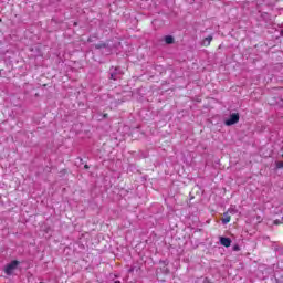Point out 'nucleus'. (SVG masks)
Wrapping results in <instances>:
<instances>
[{
    "label": "nucleus",
    "mask_w": 283,
    "mask_h": 283,
    "mask_svg": "<svg viewBox=\"0 0 283 283\" xmlns=\"http://www.w3.org/2000/svg\"><path fill=\"white\" fill-rule=\"evenodd\" d=\"M238 123H240V114L238 113L231 114L230 118L224 120V125L227 127H231V125H235Z\"/></svg>",
    "instance_id": "nucleus-1"
},
{
    "label": "nucleus",
    "mask_w": 283,
    "mask_h": 283,
    "mask_svg": "<svg viewBox=\"0 0 283 283\" xmlns=\"http://www.w3.org/2000/svg\"><path fill=\"white\" fill-rule=\"evenodd\" d=\"M19 266V261H12L4 268V273L7 275H12L14 273L15 269Z\"/></svg>",
    "instance_id": "nucleus-2"
},
{
    "label": "nucleus",
    "mask_w": 283,
    "mask_h": 283,
    "mask_svg": "<svg viewBox=\"0 0 283 283\" xmlns=\"http://www.w3.org/2000/svg\"><path fill=\"white\" fill-rule=\"evenodd\" d=\"M212 41H213V35H209L206 39H203L201 45H203L205 48H209Z\"/></svg>",
    "instance_id": "nucleus-3"
},
{
    "label": "nucleus",
    "mask_w": 283,
    "mask_h": 283,
    "mask_svg": "<svg viewBox=\"0 0 283 283\" xmlns=\"http://www.w3.org/2000/svg\"><path fill=\"white\" fill-rule=\"evenodd\" d=\"M220 244H222V247L229 248L231 247V240L229 238L221 237Z\"/></svg>",
    "instance_id": "nucleus-4"
},
{
    "label": "nucleus",
    "mask_w": 283,
    "mask_h": 283,
    "mask_svg": "<svg viewBox=\"0 0 283 283\" xmlns=\"http://www.w3.org/2000/svg\"><path fill=\"white\" fill-rule=\"evenodd\" d=\"M224 218L222 219V223L223 224H229V222H231V216H229V212H226Z\"/></svg>",
    "instance_id": "nucleus-5"
},
{
    "label": "nucleus",
    "mask_w": 283,
    "mask_h": 283,
    "mask_svg": "<svg viewBox=\"0 0 283 283\" xmlns=\"http://www.w3.org/2000/svg\"><path fill=\"white\" fill-rule=\"evenodd\" d=\"M165 43H167V45H171V43H174V36L171 35L165 36Z\"/></svg>",
    "instance_id": "nucleus-6"
},
{
    "label": "nucleus",
    "mask_w": 283,
    "mask_h": 283,
    "mask_svg": "<svg viewBox=\"0 0 283 283\" xmlns=\"http://www.w3.org/2000/svg\"><path fill=\"white\" fill-rule=\"evenodd\" d=\"M276 169H283V161H276Z\"/></svg>",
    "instance_id": "nucleus-7"
},
{
    "label": "nucleus",
    "mask_w": 283,
    "mask_h": 283,
    "mask_svg": "<svg viewBox=\"0 0 283 283\" xmlns=\"http://www.w3.org/2000/svg\"><path fill=\"white\" fill-rule=\"evenodd\" d=\"M228 213H238V210L235 208H230L228 210Z\"/></svg>",
    "instance_id": "nucleus-8"
},
{
    "label": "nucleus",
    "mask_w": 283,
    "mask_h": 283,
    "mask_svg": "<svg viewBox=\"0 0 283 283\" xmlns=\"http://www.w3.org/2000/svg\"><path fill=\"white\" fill-rule=\"evenodd\" d=\"M111 78H112V81H116V75L115 74H111Z\"/></svg>",
    "instance_id": "nucleus-9"
},
{
    "label": "nucleus",
    "mask_w": 283,
    "mask_h": 283,
    "mask_svg": "<svg viewBox=\"0 0 283 283\" xmlns=\"http://www.w3.org/2000/svg\"><path fill=\"white\" fill-rule=\"evenodd\" d=\"M233 250H234V251H240V248H239L238 245H235V247L233 248Z\"/></svg>",
    "instance_id": "nucleus-10"
},
{
    "label": "nucleus",
    "mask_w": 283,
    "mask_h": 283,
    "mask_svg": "<svg viewBox=\"0 0 283 283\" xmlns=\"http://www.w3.org/2000/svg\"><path fill=\"white\" fill-rule=\"evenodd\" d=\"M104 118H107V114L104 115Z\"/></svg>",
    "instance_id": "nucleus-11"
},
{
    "label": "nucleus",
    "mask_w": 283,
    "mask_h": 283,
    "mask_svg": "<svg viewBox=\"0 0 283 283\" xmlns=\"http://www.w3.org/2000/svg\"><path fill=\"white\" fill-rule=\"evenodd\" d=\"M114 283H120V281H115Z\"/></svg>",
    "instance_id": "nucleus-12"
},
{
    "label": "nucleus",
    "mask_w": 283,
    "mask_h": 283,
    "mask_svg": "<svg viewBox=\"0 0 283 283\" xmlns=\"http://www.w3.org/2000/svg\"><path fill=\"white\" fill-rule=\"evenodd\" d=\"M281 34L283 35V30H282Z\"/></svg>",
    "instance_id": "nucleus-13"
}]
</instances>
